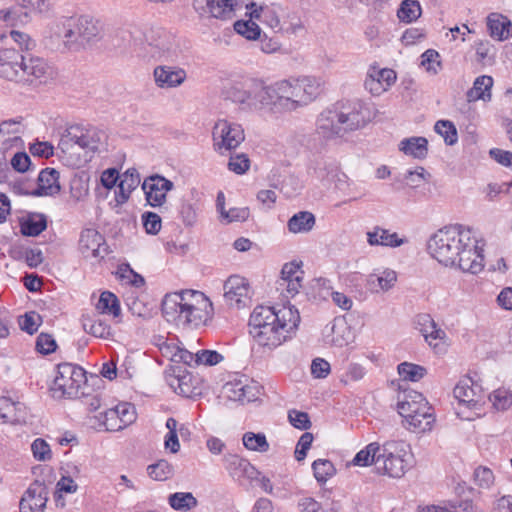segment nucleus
<instances>
[{
    "instance_id": "a19ab883",
    "label": "nucleus",
    "mask_w": 512,
    "mask_h": 512,
    "mask_svg": "<svg viewBox=\"0 0 512 512\" xmlns=\"http://www.w3.org/2000/svg\"><path fill=\"white\" fill-rule=\"evenodd\" d=\"M96 309L100 314H109L114 317H118L121 313L118 298L109 291L101 293Z\"/></svg>"
},
{
    "instance_id": "774afa93",
    "label": "nucleus",
    "mask_w": 512,
    "mask_h": 512,
    "mask_svg": "<svg viewBox=\"0 0 512 512\" xmlns=\"http://www.w3.org/2000/svg\"><path fill=\"white\" fill-rule=\"evenodd\" d=\"M119 414L123 428L133 423L136 419L135 408L129 403H121L115 407Z\"/></svg>"
},
{
    "instance_id": "58836bf2",
    "label": "nucleus",
    "mask_w": 512,
    "mask_h": 512,
    "mask_svg": "<svg viewBox=\"0 0 512 512\" xmlns=\"http://www.w3.org/2000/svg\"><path fill=\"white\" fill-rule=\"evenodd\" d=\"M26 407L20 402H12L7 399V403L1 412V420L4 423H23L26 421Z\"/></svg>"
},
{
    "instance_id": "052dcab7",
    "label": "nucleus",
    "mask_w": 512,
    "mask_h": 512,
    "mask_svg": "<svg viewBox=\"0 0 512 512\" xmlns=\"http://www.w3.org/2000/svg\"><path fill=\"white\" fill-rule=\"evenodd\" d=\"M474 481L480 488L488 489L494 483L493 472L487 467H478L474 471Z\"/></svg>"
},
{
    "instance_id": "e2e57ef3",
    "label": "nucleus",
    "mask_w": 512,
    "mask_h": 512,
    "mask_svg": "<svg viewBox=\"0 0 512 512\" xmlns=\"http://www.w3.org/2000/svg\"><path fill=\"white\" fill-rule=\"evenodd\" d=\"M288 419L292 426L300 430H307L311 427L309 415L306 412L290 410Z\"/></svg>"
},
{
    "instance_id": "dca6fc26",
    "label": "nucleus",
    "mask_w": 512,
    "mask_h": 512,
    "mask_svg": "<svg viewBox=\"0 0 512 512\" xmlns=\"http://www.w3.org/2000/svg\"><path fill=\"white\" fill-rule=\"evenodd\" d=\"M224 298L231 307H243L251 298V288L248 280L239 275L230 276L224 283Z\"/></svg>"
},
{
    "instance_id": "9d476101",
    "label": "nucleus",
    "mask_w": 512,
    "mask_h": 512,
    "mask_svg": "<svg viewBox=\"0 0 512 512\" xmlns=\"http://www.w3.org/2000/svg\"><path fill=\"white\" fill-rule=\"evenodd\" d=\"M86 382V373L80 366L61 363L51 386L53 397H76L82 384Z\"/></svg>"
},
{
    "instance_id": "72a5a7b5",
    "label": "nucleus",
    "mask_w": 512,
    "mask_h": 512,
    "mask_svg": "<svg viewBox=\"0 0 512 512\" xmlns=\"http://www.w3.org/2000/svg\"><path fill=\"white\" fill-rule=\"evenodd\" d=\"M315 223L316 219L313 213L299 211L288 220L287 228L293 234L308 233L313 229Z\"/></svg>"
},
{
    "instance_id": "393cba45",
    "label": "nucleus",
    "mask_w": 512,
    "mask_h": 512,
    "mask_svg": "<svg viewBox=\"0 0 512 512\" xmlns=\"http://www.w3.org/2000/svg\"><path fill=\"white\" fill-rule=\"evenodd\" d=\"M59 172L54 168L43 169L38 176V186L30 192L34 196H53L60 192Z\"/></svg>"
},
{
    "instance_id": "0eeeda50",
    "label": "nucleus",
    "mask_w": 512,
    "mask_h": 512,
    "mask_svg": "<svg viewBox=\"0 0 512 512\" xmlns=\"http://www.w3.org/2000/svg\"><path fill=\"white\" fill-rule=\"evenodd\" d=\"M105 141L103 131L95 127L73 125L63 133L58 148L68 165L80 167L103 148Z\"/></svg>"
},
{
    "instance_id": "e433bc0d",
    "label": "nucleus",
    "mask_w": 512,
    "mask_h": 512,
    "mask_svg": "<svg viewBox=\"0 0 512 512\" xmlns=\"http://www.w3.org/2000/svg\"><path fill=\"white\" fill-rule=\"evenodd\" d=\"M47 227V219L44 214L32 213L21 220V233L26 236H38Z\"/></svg>"
},
{
    "instance_id": "4be33fe9",
    "label": "nucleus",
    "mask_w": 512,
    "mask_h": 512,
    "mask_svg": "<svg viewBox=\"0 0 512 512\" xmlns=\"http://www.w3.org/2000/svg\"><path fill=\"white\" fill-rule=\"evenodd\" d=\"M236 0H193L195 10L201 15L227 19L233 15Z\"/></svg>"
},
{
    "instance_id": "a211bd4d",
    "label": "nucleus",
    "mask_w": 512,
    "mask_h": 512,
    "mask_svg": "<svg viewBox=\"0 0 512 512\" xmlns=\"http://www.w3.org/2000/svg\"><path fill=\"white\" fill-rule=\"evenodd\" d=\"M396 72L389 68L370 67L365 79V88L374 96L388 91L396 82Z\"/></svg>"
},
{
    "instance_id": "4d7b16f0",
    "label": "nucleus",
    "mask_w": 512,
    "mask_h": 512,
    "mask_svg": "<svg viewBox=\"0 0 512 512\" xmlns=\"http://www.w3.org/2000/svg\"><path fill=\"white\" fill-rule=\"evenodd\" d=\"M228 168L236 174H244L250 168V160L244 153L232 155L228 162Z\"/></svg>"
},
{
    "instance_id": "5fc2aeb1",
    "label": "nucleus",
    "mask_w": 512,
    "mask_h": 512,
    "mask_svg": "<svg viewBox=\"0 0 512 512\" xmlns=\"http://www.w3.org/2000/svg\"><path fill=\"white\" fill-rule=\"evenodd\" d=\"M100 420L107 431H119L123 429V424L120 421L119 414L115 407L100 413Z\"/></svg>"
},
{
    "instance_id": "9b49d317",
    "label": "nucleus",
    "mask_w": 512,
    "mask_h": 512,
    "mask_svg": "<svg viewBox=\"0 0 512 512\" xmlns=\"http://www.w3.org/2000/svg\"><path fill=\"white\" fill-rule=\"evenodd\" d=\"M226 96L244 108L263 109V81L254 78L235 81L226 89Z\"/></svg>"
},
{
    "instance_id": "aec40b11",
    "label": "nucleus",
    "mask_w": 512,
    "mask_h": 512,
    "mask_svg": "<svg viewBox=\"0 0 512 512\" xmlns=\"http://www.w3.org/2000/svg\"><path fill=\"white\" fill-rule=\"evenodd\" d=\"M155 85L160 89H173L187 79V72L179 66L158 65L153 70Z\"/></svg>"
},
{
    "instance_id": "f257e3e1",
    "label": "nucleus",
    "mask_w": 512,
    "mask_h": 512,
    "mask_svg": "<svg viewBox=\"0 0 512 512\" xmlns=\"http://www.w3.org/2000/svg\"><path fill=\"white\" fill-rule=\"evenodd\" d=\"M428 253L445 266H457L476 274L483 268L482 249L471 228L451 225L436 231L428 240Z\"/></svg>"
},
{
    "instance_id": "4c0bfd02",
    "label": "nucleus",
    "mask_w": 512,
    "mask_h": 512,
    "mask_svg": "<svg viewBox=\"0 0 512 512\" xmlns=\"http://www.w3.org/2000/svg\"><path fill=\"white\" fill-rule=\"evenodd\" d=\"M170 507L176 511L189 512L198 506V500L191 492H175L168 496Z\"/></svg>"
},
{
    "instance_id": "bb28decb",
    "label": "nucleus",
    "mask_w": 512,
    "mask_h": 512,
    "mask_svg": "<svg viewBox=\"0 0 512 512\" xmlns=\"http://www.w3.org/2000/svg\"><path fill=\"white\" fill-rule=\"evenodd\" d=\"M140 184V175L135 168L127 169L121 176L118 191L115 192V201L122 205L130 198L131 193Z\"/></svg>"
},
{
    "instance_id": "20e7f679",
    "label": "nucleus",
    "mask_w": 512,
    "mask_h": 512,
    "mask_svg": "<svg viewBox=\"0 0 512 512\" xmlns=\"http://www.w3.org/2000/svg\"><path fill=\"white\" fill-rule=\"evenodd\" d=\"M318 92V83L310 77L281 79L269 85L263 82V109L292 112L312 102Z\"/></svg>"
},
{
    "instance_id": "0e129e2a",
    "label": "nucleus",
    "mask_w": 512,
    "mask_h": 512,
    "mask_svg": "<svg viewBox=\"0 0 512 512\" xmlns=\"http://www.w3.org/2000/svg\"><path fill=\"white\" fill-rule=\"evenodd\" d=\"M438 324L434 321V319L429 314H419L415 318V326L416 329L422 334L423 337H427V334L432 332V330Z\"/></svg>"
},
{
    "instance_id": "423d86ee",
    "label": "nucleus",
    "mask_w": 512,
    "mask_h": 512,
    "mask_svg": "<svg viewBox=\"0 0 512 512\" xmlns=\"http://www.w3.org/2000/svg\"><path fill=\"white\" fill-rule=\"evenodd\" d=\"M369 120V109L362 101L354 100L338 109L321 112L316 120V133L325 140H331L364 127Z\"/></svg>"
},
{
    "instance_id": "13d9d810",
    "label": "nucleus",
    "mask_w": 512,
    "mask_h": 512,
    "mask_svg": "<svg viewBox=\"0 0 512 512\" xmlns=\"http://www.w3.org/2000/svg\"><path fill=\"white\" fill-rule=\"evenodd\" d=\"M249 209L247 207H234L230 208L228 211H223L221 214V221L226 224L232 222H242L248 219L249 217Z\"/></svg>"
},
{
    "instance_id": "c85d7f7f",
    "label": "nucleus",
    "mask_w": 512,
    "mask_h": 512,
    "mask_svg": "<svg viewBox=\"0 0 512 512\" xmlns=\"http://www.w3.org/2000/svg\"><path fill=\"white\" fill-rule=\"evenodd\" d=\"M104 244V238L95 229H85L82 231L79 239V249L84 257L100 256L101 246Z\"/></svg>"
},
{
    "instance_id": "37998d69",
    "label": "nucleus",
    "mask_w": 512,
    "mask_h": 512,
    "mask_svg": "<svg viewBox=\"0 0 512 512\" xmlns=\"http://www.w3.org/2000/svg\"><path fill=\"white\" fill-rule=\"evenodd\" d=\"M421 6L416 0H404L397 11V16L401 22L411 23L421 16Z\"/></svg>"
},
{
    "instance_id": "b1692460",
    "label": "nucleus",
    "mask_w": 512,
    "mask_h": 512,
    "mask_svg": "<svg viewBox=\"0 0 512 512\" xmlns=\"http://www.w3.org/2000/svg\"><path fill=\"white\" fill-rule=\"evenodd\" d=\"M23 60V53L14 48L0 50V77L16 82L18 72Z\"/></svg>"
},
{
    "instance_id": "a18cd8bd",
    "label": "nucleus",
    "mask_w": 512,
    "mask_h": 512,
    "mask_svg": "<svg viewBox=\"0 0 512 512\" xmlns=\"http://www.w3.org/2000/svg\"><path fill=\"white\" fill-rule=\"evenodd\" d=\"M148 475L156 481H165L173 474V466L167 460H159L147 467Z\"/></svg>"
},
{
    "instance_id": "ddd939ff",
    "label": "nucleus",
    "mask_w": 512,
    "mask_h": 512,
    "mask_svg": "<svg viewBox=\"0 0 512 512\" xmlns=\"http://www.w3.org/2000/svg\"><path fill=\"white\" fill-rule=\"evenodd\" d=\"M455 399L458 401L456 413L459 417L472 420V415H465L464 409L471 411L481 410L483 403V393L479 385L475 384L469 377L461 379L453 390Z\"/></svg>"
},
{
    "instance_id": "79ce46f5",
    "label": "nucleus",
    "mask_w": 512,
    "mask_h": 512,
    "mask_svg": "<svg viewBox=\"0 0 512 512\" xmlns=\"http://www.w3.org/2000/svg\"><path fill=\"white\" fill-rule=\"evenodd\" d=\"M243 445L250 451L265 453L270 449V445L263 433L246 432L242 437Z\"/></svg>"
},
{
    "instance_id": "bf43d9fd",
    "label": "nucleus",
    "mask_w": 512,
    "mask_h": 512,
    "mask_svg": "<svg viewBox=\"0 0 512 512\" xmlns=\"http://www.w3.org/2000/svg\"><path fill=\"white\" fill-rule=\"evenodd\" d=\"M476 61L482 65L491 63L493 45L489 41H479L475 44Z\"/></svg>"
},
{
    "instance_id": "338daca9",
    "label": "nucleus",
    "mask_w": 512,
    "mask_h": 512,
    "mask_svg": "<svg viewBox=\"0 0 512 512\" xmlns=\"http://www.w3.org/2000/svg\"><path fill=\"white\" fill-rule=\"evenodd\" d=\"M223 356L214 350H199L197 351V365L203 364L206 366H213L223 360Z\"/></svg>"
},
{
    "instance_id": "1a4fd4ad",
    "label": "nucleus",
    "mask_w": 512,
    "mask_h": 512,
    "mask_svg": "<svg viewBox=\"0 0 512 512\" xmlns=\"http://www.w3.org/2000/svg\"><path fill=\"white\" fill-rule=\"evenodd\" d=\"M398 412L405 418L409 429L416 433L430 431L435 422L433 408L421 393L415 391L398 402Z\"/></svg>"
},
{
    "instance_id": "2f4dec72",
    "label": "nucleus",
    "mask_w": 512,
    "mask_h": 512,
    "mask_svg": "<svg viewBox=\"0 0 512 512\" xmlns=\"http://www.w3.org/2000/svg\"><path fill=\"white\" fill-rule=\"evenodd\" d=\"M255 3L251 4L250 19L238 20L234 23V30L247 40H256L260 38L261 29L259 25L253 21V18L259 19L260 12L258 11Z\"/></svg>"
},
{
    "instance_id": "6ab92c4d",
    "label": "nucleus",
    "mask_w": 512,
    "mask_h": 512,
    "mask_svg": "<svg viewBox=\"0 0 512 512\" xmlns=\"http://www.w3.org/2000/svg\"><path fill=\"white\" fill-rule=\"evenodd\" d=\"M303 278L304 272L299 263L289 262L284 264L281 270V278L278 282L282 294L286 298H293L297 295L302 288Z\"/></svg>"
},
{
    "instance_id": "680f3d73",
    "label": "nucleus",
    "mask_w": 512,
    "mask_h": 512,
    "mask_svg": "<svg viewBox=\"0 0 512 512\" xmlns=\"http://www.w3.org/2000/svg\"><path fill=\"white\" fill-rule=\"evenodd\" d=\"M10 37L19 46L21 53L31 51L35 47V41L24 32L11 30Z\"/></svg>"
},
{
    "instance_id": "09e8293b",
    "label": "nucleus",
    "mask_w": 512,
    "mask_h": 512,
    "mask_svg": "<svg viewBox=\"0 0 512 512\" xmlns=\"http://www.w3.org/2000/svg\"><path fill=\"white\" fill-rule=\"evenodd\" d=\"M258 11L260 13L263 12L265 21L274 30L285 31L287 33L290 32V33L295 34L303 28L302 24L300 22L291 24L289 27H283L280 24L279 18L276 16V14L272 10L267 9V10L263 11V9L260 7V9Z\"/></svg>"
},
{
    "instance_id": "f03ea898",
    "label": "nucleus",
    "mask_w": 512,
    "mask_h": 512,
    "mask_svg": "<svg viewBox=\"0 0 512 512\" xmlns=\"http://www.w3.org/2000/svg\"><path fill=\"white\" fill-rule=\"evenodd\" d=\"M299 311L291 305L257 306L249 319V333L254 342L268 351L282 345L295 333Z\"/></svg>"
},
{
    "instance_id": "6e6552de",
    "label": "nucleus",
    "mask_w": 512,
    "mask_h": 512,
    "mask_svg": "<svg viewBox=\"0 0 512 512\" xmlns=\"http://www.w3.org/2000/svg\"><path fill=\"white\" fill-rule=\"evenodd\" d=\"M51 36L61 41L63 50L78 52L94 41L99 33L98 22L89 16L64 17L54 22Z\"/></svg>"
},
{
    "instance_id": "7c9ffc66",
    "label": "nucleus",
    "mask_w": 512,
    "mask_h": 512,
    "mask_svg": "<svg viewBox=\"0 0 512 512\" xmlns=\"http://www.w3.org/2000/svg\"><path fill=\"white\" fill-rule=\"evenodd\" d=\"M82 326L86 333L100 339H110L113 336L110 325L101 315L83 316Z\"/></svg>"
},
{
    "instance_id": "f8f14e48",
    "label": "nucleus",
    "mask_w": 512,
    "mask_h": 512,
    "mask_svg": "<svg viewBox=\"0 0 512 512\" xmlns=\"http://www.w3.org/2000/svg\"><path fill=\"white\" fill-rule=\"evenodd\" d=\"M212 140L214 150L225 154L236 149L245 140L244 129L239 123L220 119L212 129Z\"/></svg>"
},
{
    "instance_id": "5701e85b",
    "label": "nucleus",
    "mask_w": 512,
    "mask_h": 512,
    "mask_svg": "<svg viewBox=\"0 0 512 512\" xmlns=\"http://www.w3.org/2000/svg\"><path fill=\"white\" fill-rule=\"evenodd\" d=\"M323 335L326 344L340 348L352 340L351 329L343 318H335L325 327Z\"/></svg>"
},
{
    "instance_id": "f704fd0d",
    "label": "nucleus",
    "mask_w": 512,
    "mask_h": 512,
    "mask_svg": "<svg viewBox=\"0 0 512 512\" xmlns=\"http://www.w3.org/2000/svg\"><path fill=\"white\" fill-rule=\"evenodd\" d=\"M224 389L228 398L233 401L250 402L255 398L254 387L241 380L226 383Z\"/></svg>"
},
{
    "instance_id": "cd10ccee",
    "label": "nucleus",
    "mask_w": 512,
    "mask_h": 512,
    "mask_svg": "<svg viewBox=\"0 0 512 512\" xmlns=\"http://www.w3.org/2000/svg\"><path fill=\"white\" fill-rule=\"evenodd\" d=\"M367 242L371 246H385L396 248L403 245L406 239L400 238L396 232L376 226L366 233Z\"/></svg>"
},
{
    "instance_id": "f3484780",
    "label": "nucleus",
    "mask_w": 512,
    "mask_h": 512,
    "mask_svg": "<svg viewBox=\"0 0 512 512\" xmlns=\"http://www.w3.org/2000/svg\"><path fill=\"white\" fill-rule=\"evenodd\" d=\"M48 501V490L44 483L34 481L24 492L19 503L20 512H43Z\"/></svg>"
},
{
    "instance_id": "a878e982",
    "label": "nucleus",
    "mask_w": 512,
    "mask_h": 512,
    "mask_svg": "<svg viewBox=\"0 0 512 512\" xmlns=\"http://www.w3.org/2000/svg\"><path fill=\"white\" fill-rule=\"evenodd\" d=\"M486 24L489 35L497 41H505L512 36V22L503 14L490 13Z\"/></svg>"
},
{
    "instance_id": "39448f33",
    "label": "nucleus",
    "mask_w": 512,
    "mask_h": 512,
    "mask_svg": "<svg viewBox=\"0 0 512 512\" xmlns=\"http://www.w3.org/2000/svg\"><path fill=\"white\" fill-rule=\"evenodd\" d=\"M212 303L200 291L182 290L168 293L162 301L164 318L177 326L199 327L209 318Z\"/></svg>"
},
{
    "instance_id": "2eb2a0df",
    "label": "nucleus",
    "mask_w": 512,
    "mask_h": 512,
    "mask_svg": "<svg viewBox=\"0 0 512 512\" xmlns=\"http://www.w3.org/2000/svg\"><path fill=\"white\" fill-rule=\"evenodd\" d=\"M48 74L49 66L44 59L30 54H23L20 71L15 83L35 85L46 81Z\"/></svg>"
},
{
    "instance_id": "3c124183",
    "label": "nucleus",
    "mask_w": 512,
    "mask_h": 512,
    "mask_svg": "<svg viewBox=\"0 0 512 512\" xmlns=\"http://www.w3.org/2000/svg\"><path fill=\"white\" fill-rule=\"evenodd\" d=\"M420 65L428 72L436 75L441 69L440 55L436 50L428 49L421 55Z\"/></svg>"
},
{
    "instance_id": "7ed1b4c3",
    "label": "nucleus",
    "mask_w": 512,
    "mask_h": 512,
    "mask_svg": "<svg viewBox=\"0 0 512 512\" xmlns=\"http://www.w3.org/2000/svg\"><path fill=\"white\" fill-rule=\"evenodd\" d=\"M410 446L403 441L390 440L383 444L369 443L353 458L355 466L373 465L376 473L391 478H401L412 467Z\"/></svg>"
},
{
    "instance_id": "864d4df0",
    "label": "nucleus",
    "mask_w": 512,
    "mask_h": 512,
    "mask_svg": "<svg viewBox=\"0 0 512 512\" xmlns=\"http://www.w3.org/2000/svg\"><path fill=\"white\" fill-rule=\"evenodd\" d=\"M490 401L497 410L505 411L512 405V392L499 388L489 396Z\"/></svg>"
},
{
    "instance_id": "603ef678",
    "label": "nucleus",
    "mask_w": 512,
    "mask_h": 512,
    "mask_svg": "<svg viewBox=\"0 0 512 512\" xmlns=\"http://www.w3.org/2000/svg\"><path fill=\"white\" fill-rule=\"evenodd\" d=\"M28 13H45L50 10L53 0H15Z\"/></svg>"
},
{
    "instance_id": "49530a36",
    "label": "nucleus",
    "mask_w": 512,
    "mask_h": 512,
    "mask_svg": "<svg viewBox=\"0 0 512 512\" xmlns=\"http://www.w3.org/2000/svg\"><path fill=\"white\" fill-rule=\"evenodd\" d=\"M166 428L168 429V433L165 436V448L170 450L172 453H177L180 449L177 420L172 417L168 418L166 421Z\"/></svg>"
},
{
    "instance_id": "4468645a",
    "label": "nucleus",
    "mask_w": 512,
    "mask_h": 512,
    "mask_svg": "<svg viewBox=\"0 0 512 512\" xmlns=\"http://www.w3.org/2000/svg\"><path fill=\"white\" fill-rule=\"evenodd\" d=\"M174 188V183L162 175H151L144 179L142 190L147 203L160 210L165 208L167 193Z\"/></svg>"
},
{
    "instance_id": "8fccbe9b",
    "label": "nucleus",
    "mask_w": 512,
    "mask_h": 512,
    "mask_svg": "<svg viewBox=\"0 0 512 512\" xmlns=\"http://www.w3.org/2000/svg\"><path fill=\"white\" fill-rule=\"evenodd\" d=\"M435 132L441 135L448 145H454L458 140L455 125L448 120H439L434 126Z\"/></svg>"
},
{
    "instance_id": "6e6d98bb",
    "label": "nucleus",
    "mask_w": 512,
    "mask_h": 512,
    "mask_svg": "<svg viewBox=\"0 0 512 512\" xmlns=\"http://www.w3.org/2000/svg\"><path fill=\"white\" fill-rule=\"evenodd\" d=\"M31 451L37 461L45 462L52 458L51 448L42 438H37L32 442Z\"/></svg>"
},
{
    "instance_id": "c03bdc74",
    "label": "nucleus",
    "mask_w": 512,
    "mask_h": 512,
    "mask_svg": "<svg viewBox=\"0 0 512 512\" xmlns=\"http://www.w3.org/2000/svg\"><path fill=\"white\" fill-rule=\"evenodd\" d=\"M426 372V368L417 364L403 362L398 365V373L405 381L417 382L426 375Z\"/></svg>"
},
{
    "instance_id": "de8ad7c7",
    "label": "nucleus",
    "mask_w": 512,
    "mask_h": 512,
    "mask_svg": "<svg viewBox=\"0 0 512 512\" xmlns=\"http://www.w3.org/2000/svg\"><path fill=\"white\" fill-rule=\"evenodd\" d=\"M312 469L316 480L320 483H325L335 473L333 463L326 459H318L314 461Z\"/></svg>"
},
{
    "instance_id": "473e14b6",
    "label": "nucleus",
    "mask_w": 512,
    "mask_h": 512,
    "mask_svg": "<svg viewBox=\"0 0 512 512\" xmlns=\"http://www.w3.org/2000/svg\"><path fill=\"white\" fill-rule=\"evenodd\" d=\"M493 78L488 75H481L477 77L473 83L472 88H470L466 93V98L468 102H475L478 100H483L484 102L490 101L492 94L491 89L493 87Z\"/></svg>"
},
{
    "instance_id": "ea45409f",
    "label": "nucleus",
    "mask_w": 512,
    "mask_h": 512,
    "mask_svg": "<svg viewBox=\"0 0 512 512\" xmlns=\"http://www.w3.org/2000/svg\"><path fill=\"white\" fill-rule=\"evenodd\" d=\"M169 385L177 394L184 397H192L196 394L193 377L189 373L171 377Z\"/></svg>"
},
{
    "instance_id": "412c9836",
    "label": "nucleus",
    "mask_w": 512,
    "mask_h": 512,
    "mask_svg": "<svg viewBox=\"0 0 512 512\" xmlns=\"http://www.w3.org/2000/svg\"><path fill=\"white\" fill-rule=\"evenodd\" d=\"M223 463L228 474L239 482L243 479H257V476L260 474L247 459L236 454L229 453L224 455Z\"/></svg>"
},
{
    "instance_id": "c9c22d12",
    "label": "nucleus",
    "mask_w": 512,
    "mask_h": 512,
    "mask_svg": "<svg viewBox=\"0 0 512 512\" xmlns=\"http://www.w3.org/2000/svg\"><path fill=\"white\" fill-rule=\"evenodd\" d=\"M428 141L424 137H411L403 139L399 144V149L406 155L414 158L423 159L428 153Z\"/></svg>"
},
{
    "instance_id": "69168bd1",
    "label": "nucleus",
    "mask_w": 512,
    "mask_h": 512,
    "mask_svg": "<svg viewBox=\"0 0 512 512\" xmlns=\"http://www.w3.org/2000/svg\"><path fill=\"white\" fill-rule=\"evenodd\" d=\"M143 226L147 233L155 235L161 229V218L153 212H145L142 215Z\"/></svg>"
},
{
    "instance_id": "c756f323",
    "label": "nucleus",
    "mask_w": 512,
    "mask_h": 512,
    "mask_svg": "<svg viewBox=\"0 0 512 512\" xmlns=\"http://www.w3.org/2000/svg\"><path fill=\"white\" fill-rule=\"evenodd\" d=\"M397 274L391 269H385L381 273H371L367 277V287L372 293L387 292L394 287Z\"/></svg>"
}]
</instances>
